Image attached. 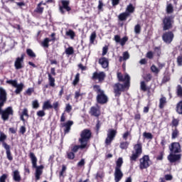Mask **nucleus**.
<instances>
[{"label": "nucleus", "instance_id": "52", "mask_svg": "<svg viewBox=\"0 0 182 182\" xmlns=\"http://www.w3.org/2000/svg\"><path fill=\"white\" fill-rule=\"evenodd\" d=\"M127 41H129V38L127 37L124 36V38H122L119 41L121 46H124V45H126V42H127Z\"/></svg>", "mask_w": 182, "mask_h": 182}, {"label": "nucleus", "instance_id": "13", "mask_svg": "<svg viewBox=\"0 0 182 182\" xmlns=\"http://www.w3.org/2000/svg\"><path fill=\"white\" fill-rule=\"evenodd\" d=\"M163 23H164V27H163L164 31H168V29H171L173 26V19L170 16L165 17L163 20Z\"/></svg>", "mask_w": 182, "mask_h": 182}, {"label": "nucleus", "instance_id": "27", "mask_svg": "<svg viewBox=\"0 0 182 182\" xmlns=\"http://www.w3.org/2000/svg\"><path fill=\"white\" fill-rule=\"evenodd\" d=\"M178 124H180V119L175 118L173 117L172 121L170 124V126L172 129H177L178 127Z\"/></svg>", "mask_w": 182, "mask_h": 182}, {"label": "nucleus", "instance_id": "51", "mask_svg": "<svg viewBox=\"0 0 182 182\" xmlns=\"http://www.w3.org/2000/svg\"><path fill=\"white\" fill-rule=\"evenodd\" d=\"M36 114L38 117H43L44 116L46 115V112H45V110L42 109V110L38 111Z\"/></svg>", "mask_w": 182, "mask_h": 182}, {"label": "nucleus", "instance_id": "6", "mask_svg": "<svg viewBox=\"0 0 182 182\" xmlns=\"http://www.w3.org/2000/svg\"><path fill=\"white\" fill-rule=\"evenodd\" d=\"M134 150L135 152H132L130 156V161H137V159H139V156H141L143 153V146L140 141H138L137 144L134 146Z\"/></svg>", "mask_w": 182, "mask_h": 182}, {"label": "nucleus", "instance_id": "55", "mask_svg": "<svg viewBox=\"0 0 182 182\" xmlns=\"http://www.w3.org/2000/svg\"><path fill=\"white\" fill-rule=\"evenodd\" d=\"M101 126H102V123H100V120L97 119V124L95 126L97 133H99V130H100Z\"/></svg>", "mask_w": 182, "mask_h": 182}, {"label": "nucleus", "instance_id": "22", "mask_svg": "<svg viewBox=\"0 0 182 182\" xmlns=\"http://www.w3.org/2000/svg\"><path fill=\"white\" fill-rule=\"evenodd\" d=\"M6 139H8V136H6V134H5V133L1 132H0V143H2V147H6V146H9V144H7L6 142H5V140H6Z\"/></svg>", "mask_w": 182, "mask_h": 182}, {"label": "nucleus", "instance_id": "56", "mask_svg": "<svg viewBox=\"0 0 182 182\" xmlns=\"http://www.w3.org/2000/svg\"><path fill=\"white\" fill-rule=\"evenodd\" d=\"M7 178H8V175L4 173L1 176H0V182H6Z\"/></svg>", "mask_w": 182, "mask_h": 182}, {"label": "nucleus", "instance_id": "64", "mask_svg": "<svg viewBox=\"0 0 182 182\" xmlns=\"http://www.w3.org/2000/svg\"><path fill=\"white\" fill-rule=\"evenodd\" d=\"M177 63L178 66H182V55H179L177 58Z\"/></svg>", "mask_w": 182, "mask_h": 182}, {"label": "nucleus", "instance_id": "43", "mask_svg": "<svg viewBox=\"0 0 182 182\" xmlns=\"http://www.w3.org/2000/svg\"><path fill=\"white\" fill-rule=\"evenodd\" d=\"M143 136L144 137H145V139H147L148 140H152L153 139V134H151V133L150 132H144L143 133Z\"/></svg>", "mask_w": 182, "mask_h": 182}, {"label": "nucleus", "instance_id": "62", "mask_svg": "<svg viewBox=\"0 0 182 182\" xmlns=\"http://www.w3.org/2000/svg\"><path fill=\"white\" fill-rule=\"evenodd\" d=\"M93 90L95 92H103V90H102V89L100 88V87L99 85H94Z\"/></svg>", "mask_w": 182, "mask_h": 182}, {"label": "nucleus", "instance_id": "61", "mask_svg": "<svg viewBox=\"0 0 182 182\" xmlns=\"http://www.w3.org/2000/svg\"><path fill=\"white\" fill-rule=\"evenodd\" d=\"M153 56H154V53L152 51H149L146 53V58H148V59H153Z\"/></svg>", "mask_w": 182, "mask_h": 182}, {"label": "nucleus", "instance_id": "38", "mask_svg": "<svg viewBox=\"0 0 182 182\" xmlns=\"http://www.w3.org/2000/svg\"><path fill=\"white\" fill-rule=\"evenodd\" d=\"M42 6V1L40 2L36 9L34 10V12H36L37 14H42L43 12V7H41Z\"/></svg>", "mask_w": 182, "mask_h": 182}, {"label": "nucleus", "instance_id": "18", "mask_svg": "<svg viewBox=\"0 0 182 182\" xmlns=\"http://www.w3.org/2000/svg\"><path fill=\"white\" fill-rule=\"evenodd\" d=\"M23 55H21V57H18L16 59V61L14 63V68L16 69V70H19V69H22L23 68Z\"/></svg>", "mask_w": 182, "mask_h": 182}, {"label": "nucleus", "instance_id": "48", "mask_svg": "<svg viewBox=\"0 0 182 182\" xmlns=\"http://www.w3.org/2000/svg\"><path fill=\"white\" fill-rule=\"evenodd\" d=\"M134 32L136 35H139V33L141 32V26H140V24H137L135 26Z\"/></svg>", "mask_w": 182, "mask_h": 182}, {"label": "nucleus", "instance_id": "26", "mask_svg": "<svg viewBox=\"0 0 182 182\" xmlns=\"http://www.w3.org/2000/svg\"><path fill=\"white\" fill-rule=\"evenodd\" d=\"M55 38L51 39H50L49 38H46L41 43V46H43V48H49V42H55Z\"/></svg>", "mask_w": 182, "mask_h": 182}, {"label": "nucleus", "instance_id": "29", "mask_svg": "<svg viewBox=\"0 0 182 182\" xmlns=\"http://www.w3.org/2000/svg\"><path fill=\"white\" fill-rule=\"evenodd\" d=\"M171 132H172V134H171L172 140L177 139V137H178V136H180V131H178V129L172 128Z\"/></svg>", "mask_w": 182, "mask_h": 182}, {"label": "nucleus", "instance_id": "10", "mask_svg": "<svg viewBox=\"0 0 182 182\" xmlns=\"http://www.w3.org/2000/svg\"><path fill=\"white\" fill-rule=\"evenodd\" d=\"M6 83L11 85L13 87H15L16 92H22V90H23V87H25L23 82L18 84V80H8Z\"/></svg>", "mask_w": 182, "mask_h": 182}, {"label": "nucleus", "instance_id": "5", "mask_svg": "<svg viewBox=\"0 0 182 182\" xmlns=\"http://www.w3.org/2000/svg\"><path fill=\"white\" fill-rule=\"evenodd\" d=\"M123 166V158H118L116 161V166L114 171V181L119 182L122 178H123V172H122V166Z\"/></svg>", "mask_w": 182, "mask_h": 182}, {"label": "nucleus", "instance_id": "45", "mask_svg": "<svg viewBox=\"0 0 182 182\" xmlns=\"http://www.w3.org/2000/svg\"><path fill=\"white\" fill-rule=\"evenodd\" d=\"M67 159L68 160H73L75 159V154L71 151H67Z\"/></svg>", "mask_w": 182, "mask_h": 182}, {"label": "nucleus", "instance_id": "11", "mask_svg": "<svg viewBox=\"0 0 182 182\" xmlns=\"http://www.w3.org/2000/svg\"><path fill=\"white\" fill-rule=\"evenodd\" d=\"M139 168L140 170H144L146 168H149L150 167V156L149 155H144L142 158L139 159Z\"/></svg>", "mask_w": 182, "mask_h": 182}, {"label": "nucleus", "instance_id": "54", "mask_svg": "<svg viewBox=\"0 0 182 182\" xmlns=\"http://www.w3.org/2000/svg\"><path fill=\"white\" fill-rule=\"evenodd\" d=\"M65 53L66 55H73V48L69 47L67 49H65Z\"/></svg>", "mask_w": 182, "mask_h": 182}, {"label": "nucleus", "instance_id": "24", "mask_svg": "<svg viewBox=\"0 0 182 182\" xmlns=\"http://www.w3.org/2000/svg\"><path fill=\"white\" fill-rule=\"evenodd\" d=\"M24 116H26V117H27V119H29V114H28V108H24L23 109V112H21V116H20L21 121L23 122V123H25V122H26Z\"/></svg>", "mask_w": 182, "mask_h": 182}, {"label": "nucleus", "instance_id": "23", "mask_svg": "<svg viewBox=\"0 0 182 182\" xmlns=\"http://www.w3.org/2000/svg\"><path fill=\"white\" fill-rule=\"evenodd\" d=\"M99 63L103 69H106L109 66V60L106 58H101L99 60Z\"/></svg>", "mask_w": 182, "mask_h": 182}, {"label": "nucleus", "instance_id": "42", "mask_svg": "<svg viewBox=\"0 0 182 182\" xmlns=\"http://www.w3.org/2000/svg\"><path fill=\"white\" fill-rule=\"evenodd\" d=\"M26 53L28 56H30V58H36V54H35L33 50H32L31 48H28L26 50Z\"/></svg>", "mask_w": 182, "mask_h": 182}, {"label": "nucleus", "instance_id": "4", "mask_svg": "<svg viewBox=\"0 0 182 182\" xmlns=\"http://www.w3.org/2000/svg\"><path fill=\"white\" fill-rule=\"evenodd\" d=\"M80 136V137L78 139L80 144H84L89 148V141L92 139V131L89 129H85L81 132Z\"/></svg>", "mask_w": 182, "mask_h": 182}, {"label": "nucleus", "instance_id": "40", "mask_svg": "<svg viewBox=\"0 0 182 182\" xmlns=\"http://www.w3.org/2000/svg\"><path fill=\"white\" fill-rule=\"evenodd\" d=\"M151 70L156 75H159V73H160V69H159V68H157V66H156L155 65H152L151 66Z\"/></svg>", "mask_w": 182, "mask_h": 182}, {"label": "nucleus", "instance_id": "17", "mask_svg": "<svg viewBox=\"0 0 182 182\" xmlns=\"http://www.w3.org/2000/svg\"><path fill=\"white\" fill-rule=\"evenodd\" d=\"M72 126H73V121L71 120L61 124V127H64V134H68L70 132Z\"/></svg>", "mask_w": 182, "mask_h": 182}, {"label": "nucleus", "instance_id": "2", "mask_svg": "<svg viewBox=\"0 0 182 182\" xmlns=\"http://www.w3.org/2000/svg\"><path fill=\"white\" fill-rule=\"evenodd\" d=\"M117 77L119 82H125L124 84H116L114 87V92H124L129 90V87H130V75L126 73L124 76H123L122 73H117Z\"/></svg>", "mask_w": 182, "mask_h": 182}, {"label": "nucleus", "instance_id": "34", "mask_svg": "<svg viewBox=\"0 0 182 182\" xmlns=\"http://www.w3.org/2000/svg\"><path fill=\"white\" fill-rule=\"evenodd\" d=\"M135 7L133 6V4H129L126 9V13L129 14L130 16V14H133L134 12Z\"/></svg>", "mask_w": 182, "mask_h": 182}, {"label": "nucleus", "instance_id": "31", "mask_svg": "<svg viewBox=\"0 0 182 182\" xmlns=\"http://www.w3.org/2000/svg\"><path fill=\"white\" fill-rule=\"evenodd\" d=\"M128 59H130V54L129 52L125 51L123 53L122 56L119 57V62H123V60H127Z\"/></svg>", "mask_w": 182, "mask_h": 182}, {"label": "nucleus", "instance_id": "1", "mask_svg": "<svg viewBox=\"0 0 182 182\" xmlns=\"http://www.w3.org/2000/svg\"><path fill=\"white\" fill-rule=\"evenodd\" d=\"M171 154L167 156L169 163H180L181 160V145L180 142H172L169 146Z\"/></svg>", "mask_w": 182, "mask_h": 182}, {"label": "nucleus", "instance_id": "7", "mask_svg": "<svg viewBox=\"0 0 182 182\" xmlns=\"http://www.w3.org/2000/svg\"><path fill=\"white\" fill-rule=\"evenodd\" d=\"M3 107H0V114L1 115V119L4 122L9 120L10 116H14V109L12 107H8L6 109H3Z\"/></svg>", "mask_w": 182, "mask_h": 182}, {"label": "nucleus", "instance_id": "47", "mask_svg": "<svg viewBox=\"0 0 182 182\" xmlns=\"http://www.w3.org/2000/svg\"><path fill=\"white\" fill-rule=\"evenodd\" d=\"M170 81V74L166 73L164 75L162 79V83H167V82Z\"/></svg>", "mask_w": 182, "mask_h": 182}, {"label": "nucleus", "instance_id": "60", "mask_svg": "<svg viewBox=\"0 0 182 182\" xmlns=\"http://www.w3.org/2000/svg\"><path fill=\"white\" fill-rule=\"evenodd\" d=\"M141 89L144 92H146V90H147V87L146 86V82H144V81L141 82Z\"/></svg>", "mask_w": 182, "mask_h": 182}, {"label": "nucleus", "instance_id": "59", "mask_svg": "<svg viewBox=\"0 0 182 182\" xmlns=\"http://www.w3.org/2000/svg\"><path fill=\"white\" fill-rule=\"evenodd\" d=\"M141 119V114L139 113V111H137V113L134 114V120H136L137 122L140 121Z\"/></svg>", "mask_w": 182, "mask_h": 182}, {"label": "nucleus", "instance_id": "12", "mask_svg": "<svg viewBox=\"0 0 182 182\" xmlns=\"http://www.w3.org/2000/svg\"><path fill=\"white\" fill-rule=\"evenodd\" d=\"M97 102L99 105H106L109 102V97L105 95L104 92H100L97 95Z\"/></svg>", "mask_w": 182, "mask_h": 182}, {"label": "nucleus", "instance_id": "35", "mask_svg": "<svg viewBox=\"0 0 182 182\" xmlns=\"http://www.w3.org/2000/svg\"><path fill=\"white\" fill-rule=\"evenodd\" d=\"M66 36H69L70 39H75V37L76 36V33H75V31H73L72 29H69L65 32Z\"/></svg>", "mask_w": 182, "mask_h": 182}, {"label": "nucleus", "instance_id": "32", "mask_svg": "<svg viewBox=\"0 0 182 182\" xmlns=\"http://www.w3.org/2000/svg\"><path fill=\"white\" fill-rule=\"evenodd\" d=\"M166 103H167V100L165 97H162L159 100V109H164V106H166Z\"/></svg>", "mask_w": 182, "mask_h": 182}, {"label": "nucleus", "instance_id": "57", "mask_svg": "<svg viewBox=\"0 0 182 182\" xmlns=\"http://www.w3.org/2000/svg\"><path fill=\"white\" fill-rule=\"evenodd\" d=\"M53 109H54V110L55 112H58L59 110V102H55L53 104Z\"/></svg>", "mask_w": 182, "mask_h": 182}, {"label": "nucleus", "instance_id": "28", "mask_svg": "<svg viewBox=\"0 0 182 182\" xmlns=\"http://www.w3.org/2000/svg\"><path fill=\"white\" fill-rule=\"evenodd\" d=\"M42 109L43 110H49L50 109H53V106L52 105V104H50V100H47L44 102Z\"/></svg>", "mask_w": 182, "mask_h": 182}, {"label": "nucleus", "instance_id": "53", "mask_svg": "<svg viewBox=\"0 0 182 182\" xmlns=\"http://www.w3.org/2000/svg\"><path fill=\"white\" fill-rule=\"evenodd\" d=\"M66 166L63 165L62 166V169L59 173V177H63V174H65V172L66 171Z\"/></svg>", "mask_w": 182, "mask_h": 182}, {"label": "nucleus", "instance_id": "19", "mask_svg": "<svg viewBox=\"0 0 182 182\" xmlns=\"http://www.w3.org/2000/svg\"><path fill=\"white\" fill-rule=\"evenodd\" d=\"M80 149V150H85V149H87L89 148L85 146V144H80V145H74L71 147V151L75 154V153H77V151H79Z\"/></svg>", "mask_w": 182, "mask_h": 182}, {"label": "nucleus", "instance_id": "36", "mask_svg": "<svg viewBox=\"0 0 182 182\" xmlns=\"http://www.w3.org/2000/svg\"><path fill=\"white\" fill-rule=\"evenodd\" d=\"M129 16H130L129 15V13H126V11H125L122 14H120L119 15L118 18H119V21H126V19H127V18H129Z\"/></svg>", "mask_w": 182, "mask_h": 182}, {"label": "nucleus", "instance_id": "21", "mask_svg": "<svg viewBox=\"0 0 182 182\" xmlns=\"http://www.w3.org/2000/svg\"><path fill=\"white\" fill-rule=\"evenodd\" d=\"M4 149H5L6 150L7 159L9 161H12V160H14V156H12V152H11V146L10 145L6 146L4 147Z\"/></svg>", "mask_w": 182, "mask_h": 182}, {"label": "nucleus", "instance_id": "49", "mask_svg": "<svg viewBox=\"0 0 182 182\" xmlns=\"http://www.w3.org/2000/svg\"><path fill=\"white\" fill-rule=\"evenodd\" d=\"M95 39H96V33L93 32L90 37V43H95Z\"/></svg>", "mask_w": 182, "mask_h": 182}, {"label": "nucleus", "instance_id": "39", "mask_svg": "<svg viewBox=\"0 0 182 182\" xmlns=\"http://www.w3.org/2000/svg\"><path fill=\"white\" fill-rule=\"evenodd\" d=\"M154 55L160 58V56H161V48L160 47H155L154 49Z\"/></svg>", "mask_w": 182, "mask_h": 182}, {"label": "nucleus", "instance_id": "20", "mask_svg": "<svg viewBox=\"0 0 182 182\" xmlns=\"http://www.w3.org/2000/svg\"><path fill=\"white\" fill-rule=\"evenodd\" d=\"M7 99L6 92H0V107H4V106H5Z\"/></svg>", "mask_w": 182, "mask_h": 182}, {"label": "nucleus", "instance_id": "25", "mask_svg": "<svg viewBox=\"0 0 182 182\" xmlns=\"http://www.w3.org/2000/svg\"><path fill=\"white\" fill-rule=\"evenodd\" d=\"M13 180L14 181L19 182L21 180H22V178L21 177V173H19V171L15 170L13 172Z\"/></svg>", "mask_w": 182, "mask_h": 182}, {"label": "nucleus", "instance_id": "46", "mask_svg": "<svg viewBox=\"0 0 182 182\" xmlns=\"http://www.w3.org/2000/svg\"><path fill=\"white\" fill-rule=\"evenodd\" d=\"M164 159V151L159 152V154L156 156L157 161H161Z\"/></svg>", "mask_w": 182, "mask_h": 182}, {"label": "nucleus", "instance_id": "33", "mask_svg": "<svg viewBox=\"0 0 182 182\" xmlns=\"http://www.w3.org/2000/svg\"><path fill=\"white\" fill-rule=\"evenodd\" d=\"M176 112L178 114H182V100L176 104Z\"/></svg>", "mask_w": 182, "mask_h": 182}, {"label": "nucleus", "instance_id": "37", "mask_svg": "<svg viewBox=\"0 0 182 182\" xmlns=\"http://www.w3.org/2000/svg\"><path fill=\"white\" fill-rule=\"evenodd\" d=\"M48 76L49 85L50 86L53 87L55 86V77H52V74L49 73H48Z\"/></svg>", "mask_w": 182, "mask_h": 182}, {"label": "nucleus", "instance_id": "15", "mask_svg": "<svg viewBox=\"0 0 182 182\" xmlns=\"http://www.w3.org/2000/svg\"><path fill=\"white\" fill-rule=\"evenodd\" d=\"M105 77H106V74L104 72H95L92 74V80H99V82H103L105 80Z\"/></svg>", "mask_w": 182, "mask_h": 182}, {"label": "nucleus", "instance_id": "3", "mask_svg": "<svg viewBox=\"0 0 182 182\" xmlns=\"http://www.w3.org/2000/svg\"><path fill=\"white\" fill-rule=\"evenodd\" d=\"M28 157L32 164V168H36L35 177L36 181H38V180H41V176L43 174V168H45V166L43 165L38 166V158L36 155H35V153L30 152Z\"/></svg>", "mask_w": 182, "mask_h": 182}, {"label": "nucleus", "instance_id": "50", "mask_svg": "<svg viewBox=\"0 0 182 182\" xmlns=\"http://www.w3.org/2000/svg\"><path fill=\"white\" fill-rule=\"evenodd\" d=\"M173 11H174L173 5H171V4H168L166 7V12L168 14H173Z\"/></svg>", "mask_w": 182, "mask_h": 182}, {"label": "nucleus", "instance_id": "58", "mask_svg": "<svg viewBox=\"0 0 182 182\" xmlns=\"http://www.w3.org/2000/svg\"><path fill=\"white\" fill-rule=\"evenodd\" d=\"M80 77V74L77 73L75 77V80H73V85H77L79 82V77Z\"/></svg>", "mask_w": 182, "mask_h": 182}, {"label": "nucleus", "instance_id": "41", "mask_svg": "<svg viewBox=\"0 0 182 182\" xmlns=\"http://www.w3.org/2000/svg\"><path fill=\"white\" fill-rule=\"evenodd\" d=\"M129 137H132V132L131 131H127L122 135V139L125 141H127V139H129Z\"/></svg>", "mask_w": 182, "mask_h": 182}, {"label": "nucleus", "instance_id": "8", "mask_svg": "<svg viewBox=\"0 0 182 182\" xmlns=\"http://www.w3.org/2000/svg\"><path fill=\"white\" fill-rule=\"evenodd\" d=\"M117 134V131L116 129H109L108 130L107 138L105 139V146H110L112 144V141H113Z\"/></svg>", "mask_w": 182, "mask_h": 182}, {"label": "nucleus", "instance_id": "63", "mask_svg": "<svg viewBox=\"0 0 182 182\" xmlns=\"http://www.w3.org/2000/svg\"><path fill=\"white\" fill-rule=\"evenodd\" d=\"M38 107H39V102H38V100H34L33 102V108L38 109Z\"/></svg>", "mask_w": 182, "mask_h": 182}, {"label": "nucleus", "instance_id": "16", "mask_svg": "<svg viewBox=\"0 0 182 182\" xmlns=\"http://www.w3.org/2000/svg\"><path fill=\"white\" fill-rule=\"evenodd\" d=\"M89 113L94 117H99L100 116V107L98 105H97V107H91Z\"/></svg>", "mask_w": 182, "mask_h": 182}, {"label": "nucleus", "instance_id": "44", "mask_svg": "<svg viewBox=\"0 0 182 182\" xmlns=\"http://www.w3.org/2000/svg\"><path fill=\"white\" fill-rule=\"evenodd\" d=\"M166 144H167V141L166 140V138L163 136L161 139V146L164 151L166 150Z\"/></svg>", "mask_w": 182, "mask_h": 182}, {"label": "nucleus", "instance_id": "14", "mask_svg": "<svg viewBox=\"0 0 182 182\" xmlns=\"http://www.w3.org/2000/svg\"><path fill=\"white\" fill-rule=\"evenodd\" d=\"M162 39L165 43H170L174 39V34L171 31L166 32L163 34Z\"/></svg>", "mask_w": 182, "mask_h": 182}, {"label": "nucleus", "instance_id": "30", "mask_svg": "<svg viewBox=\"0 0 182 182\" xmlns=\"http://www.w3.org/2000/svg\"><path fill=\"white\" fill-rule=\"evenodd\" d=\"M129 145H130V142L127 141H121L119 144V148L122 150H127V149H129Z\"/></svg>", "mask_w": 182, "mask_h": 182}, {"label": "nucleus", "instance_id": "9", "mask_svg": "<svg viewBox=\"0 0 182 182\" xmlns=\"http://www.w3.org/2000/svg\"><path fill=\"white\" fill-rule=\"evenodd\" d=\"M70 1L69 0H61V4L59 5V11L60 14L64 15L65 11L67 12H70L71 8L69 6Z\"/></svg>", "mask_w": 182, "mask_h": 182}]
</instances>
